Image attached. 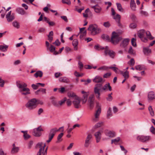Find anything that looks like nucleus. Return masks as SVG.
Wrapping results in <instances>:
<instances>
[{"label": "nucleus", "instance_id": "obj_1", "mask_svg": "<svg viewBox=\"0 0 155 155\" xmlns=\"http://www.w3.org/2000/svg\"><path fill=\"white\" fill-rule=\"evenodd\" d=\"M16 85L19 92L22 95L25 96L30 94V90L27 87V85L26 83L18 81L16 82Z\"/></svg>", "mask_w": 155, "mask_h": 155}, {"label": "nucleus", "instance_id": "obj_2", "mask_svg": "<svg viewBox=\"0 0 155 155\" xmlns=\"http://www.w3.org/2000/svg\"><path fill=\"white\" fill-rule=\"evenodd\" d=\"M45 144L42 142L38 143L37 147L39 149L37 155H47L48 147L45 148Z\"/></svg>", "mask_w": 155, "mask_h": 155}, {"label": "nucleus", "instance_id": "obj_3", "mask_svg": "<svg viewBox=\"0 0 155 155\" xmlns=\"http://www.w3.org/2000/svg\"><path fill=\"white\" fill-rule=\"evenodd\" d=\"M25 106L29 110L34 109L37 107L36 99L33 98L29 100L25 104Z\"/></svg>", "mask_w": 155, "mask_h": 155}, {"label": "nucleus", "instance_id": "obj_4", "mask_svg": "<svg viewBox=\"0 0 155 155\" xmlns=\"http://www.w3.org/2000/svg\"><path fill=\"white\" fill-rule=\"evenodd\" d=\"M122 39V38L115 31H113L112 33V35L110 41L114 44L116 45Z\"/></svg>", "mask_w": 155, "mask_h": 155}, {"label": "nucleus", "instance_id": "obj_5", "mask_svg": "<svg viewBox=\"0 0 155 155\" xmlns=\"http://www.w3.org/2000/svg\"><path fill=\"white\" fill-rule=\"evenodd\" d=\"M108 46H106L105 48H101L97 45V50L104 49V54L106 55H108L110 57L114 58L115 56V52L112 50H109Z\"/></svg>", "mask_w": 155, "mask_h": 155}, {"label": "nucleus", "instance_id": "obj_6", "mask_svg": "<svg viewBox=\"0 0 155 155\" xmlns=\"http://www.w3.org/2000/svg\"><path fill=\"white\" fill-rule=\"evenodd\" d=\"M104 125V122L102 121H99L97 123V128L101 127L100 129L97 131V142L100 140L101 137V134L103 132L104 128L103 127Z\"/></svg>", "mask_w": 155, "mask_h": 155}, {"label": "nucleus", "instance_id": "obj_7", "mask_svg": "<svg viewBox=\"0 0 155 155\" xmlns=\"http://www.w3.org/2000/svg\"><path fill=\"white\" fill-rule=\"evenodd\" d=\"M87 30L91 35H96L97 34V25L96 24H91L89 25Z\"/></svg>", "mask_w": 155, "mask_h": 155}, {"label": "nucleus", "instance_id": "obj_8", "mask_svg": "<svg viewBox=\"0 0 155 155\" xmlns=\"http://www.w3.org/2000/svg\"><path fill=\"white\" fill-rule=\"evenodd\" d=\"M137 140L143 143H146L151 140V137L149 136L139 135L137 136Z\"/></svg>", "mask_w": 155, "mask_h": 155}, {"label": "nucleus", "instance_id": "obj_9", "mask_svg": "<svg viewBox=\"0 0 155 155\" xmlns=\"http://www.w3.org/2000/svg\"><path fill=\"white\" fill-rule=\"evenodd\" d=\"M108 87V84H105L104 87L102 86L101 84H97V99L99 98V96L100 95V92H102L103 91L107 89Z\"/></svg>", "mask_w": 155, "mask_h": 155}, {"label": "nucleus", "instance_id": "obj_10", "mask_svg": "<svg viewBox=\"0 0 155 155\" xmlns=\"http://www.w3.org/2000/svg\"><path fill=\"white\" fill-rule=\"evenodd\" d=\"M145 31L144 30H142L138 32V36L141 39V40L146 42L147 41V39L145 37Z\"/></svg>", "mask_w": 155, "mask_h": 155}, {"label": "nucleus", "instance_id": "obj_11", "mask_svg": "<svg viewBox=\"0 0 155 155\" xmlns=\"http://www.w3.org/2000/svg\"><path fill=\"white\" fill-rule=\"evenodd\" d=\"M43 131V130L41 126H40L34 129L33 134L35 136L39 137L41 135V131Z\"/></svg>", "mask_w": 155, "mask_h": 155}, {"label": "nucleus", "instance_id": "obj_12", "mask_svg": "<svg viewBox=\"0 0 155 155\" xmlns=\"http://www.w3.org/2000/svg\"><path fill=\"white\" fill-rule=\"evenodd\" d=\"M94 94H91L89 98L88 101L89 108L92 110L94 107Z\"/></svg>", "mask_w": 155, "mask_h": 155}, {"label": "nucleus", "instance_id": "obj_13", "mask_svg": "<svg viewBox=\"0 0 155 155\" xmlns=\"http://www.w3.org/2000/svg\"><path fill=\"white\" fill-rule=\"evenodd\" d=\"M80 102L81 99L80 98L78 97H75V99H74L72 103L75 108H78L81 107Z\"/></svg>", "mask_w": 155, "mask_h": 155}, {"label": "nucleus", "instance_id": "obj_14", "mask_svg": "<svg viewBox=\"0 0 155 155\" xmlns=\"http://www.w3.org/2000/svg\"><path fill=\"white\" fill-rule=\"evenodd\" d=\"M6 18L8 22L12 21L15 18L14 13L11 14V11H10L6 15Z\"/></svg>", "mask_w": 155, "mask_h": 155}, {"label": "nucleus", "instance_id": "obj_15", "mask_svg": "<svg viewBox=\"0 0 155 155\" xmlns=\"http://www.w3.org/2000/svg\"><path fill=\"white\" fill-rule=\"evenodd\" d=\"M105 134L107 136L110 138L115 136V133L114 132L108 130L105 131Z\"/></svg>", "mask_w": 155, "mask_h": 155}, {"label": "nucleus", "instance_id": "obj_16", "mask_svg": "<svg viewBox=\"0 0 155 155\" xmlns=\"http://www.w3.org/2000/svg\"><path fill=\"white\" fill-rule=\"evenodd\" d=\"M113 16V18L115 19L117 22L118 25L120 27H122L121 25L120 22V16L119 15L117 14L116 15H115Z\"/></svg>", "mask_w": 155, "mask_h": 155}, {"label": "nucleus", "instance_id": "obj_17", "mask_svg": "<svg viewBox=\"0 0 155 155\" xmlns=\"http://www.w3.org/2000/svg\"><path fill=\"white\" fill-rule=\"evenodd\" d=\"M129 41L130 40L128 38L124 39L120 44L121 47L124 48H125L128 45Z\"/></svg>", "mask_w": 155, "mask_h": 155}, {"label": "nucleus", "instance_id": "obj_18", "mask_svg": "<svg viewBox=\"0 0 155 155\" xmlns=\"http://www.w3.org/2000/svg\"><path fill=\"white\" fill-rule=\"evenodd\" d=\"M63 127H60L58 129L56 127L53 128L51 129L49 134L54 136L57 132L59 131L61 129H63Z\"/></svg>", "mask_w": 155, "mask_h": 155}, {"label": "nucleus", "instance_id": "obj_19", "mask_svg": "<svg viewBox=\"0 0 155 155\" xmlns=\"http://www.w3.org/2000/svg\"><path fill=\"white\" fill-rule=\"evenodd\" d=\"M81 93L83 94V97L82 99V103L83 104H85L87 101V98L88 95V92H86L84 91H82Z\"/></svg>", "mask_w": 155, "mask_h": 155}, {"label": "nucleus", "instance_id": "obj_20", "mask_svg": "<svg viewBox=\"0 0 155 155\" xmlns=\"http://www.w3.org/2000/svg\"><path fill=\"white\" fill-rule=\"evenodd\" d=\"M19 148L15 146V143L13 144L11 153L12 154L17 153L19 150Z\"/></svg>", "mask_w": 155, "mask_h": 155}, {"label": "nucleus", "instance_id": "obj_21", "mask_svg": "<svg viewBox=\"0 0 155 155\" xmlns=\"http://www.w3.org/2000/svg\"><path fill=\"white\" fill-rule=\"evenodd\" d=\"M92 137V135L91 134H88L85 140V143L84 146L86 147H87L90 143V140Z\"/></svg>", "mask_w": 155, "mask_h": 155}, {"label": "nucleus", "instance_id": "obj_22", "mask_svg": "<svg viewBox=\"0 0 155 155\" xmlns=\"http://www.w3.org/2000/svg\"><path fill=\"white\" fill-rule=\"evenodd\" d=\"M51 102L52 104L55 107H58V102L56 100V98L54 97L51 96L50 98Z\"/></svg>", "mask_w": 155, "mask_h": 155}, {"label": "nucleus", "instance_id": "obj_23", "mask_svg": "<svg viewBox=\"0 0 155 155\" xmlns=\"http://www.w3.org/2000/svg\"><path fill=\"white\" fill-rule=\"evenodd\" d=\"M149 47L148 46L147 47L143 48V52L145 55H149L151 53V50L149 48Z\"/></svg>", "mask_w": 155, "mask_h": 155}, {"label": "nucleus", "instance_id": "obj_24", "mask_svg": "<svg viewBox=\"0 0 155 155\" xmlns=\"http://www.w3.org/2000/svg\"><path fill=\"white\" fill-rule=\"evenodd\" d=\"M16 12L18 14L23 15L27 14L26 12L22 8H18L16 9Z\"/></svg>", "mask_w": 155, "mask_h": 155}, {"label": "nucleus", "instance_id": "obj_25", "mask_svg": "<svg viewBox=\"0 0 155 155\" xmlns=\"http://www.w3.org/2000/svg\"><path fill=\"white\" fill-rule=\"evenodd\" d=\"M59 80L60 81L65 83H68L70 82L69 79L66 77H61L59 78Z\"/></svg>", "mask_w": 155, "mask_h": 155}, {"label": "nucleus", "instance_id": "obj_26", "mask_svg": "<svg viewBox=\"0 0 155 155\" xmlns=\"http://www.w3.org/2000/svg\"><path fill=\"white\" fill-rule=\"evenodd\" d=\"M51 52H54V54L56 55L58 54V52L55 51V48L53 45H51L50 47H49L48 49Z\"/></svg>", "mask_w": 155, "mask_h": 155}, {"label": "nucleus", "instance_id": "obj_27", "mask_svg": "<svg viewBox=\"0 0 155 155\" xmlns=\"http://www.w3.org/2000/svg\"><path fill=\"white\" fill-rule=\"evenodd\" d=\"M148 97L149 100H153L155 98L154 93L153 91H151L148 93Z\"/></svg>", "mask_w": 155, "mask_h": 155}, {"label": "nucleus", "instance_id": "obj_28", "mask_svg": "<svg viewBox=\"0 0 155 155\" xmlns=\"http://www.w3.org/2000/svg\"><path fill=\"white\" fill-rule=\"evenodd\" d=\"M122 74L124 77V78L127 79L129 78V72L127 71H125L123 72V71H121L120 73Z\"/></svg>", "mask_w": 155, "mask_h": 155}, {"label": "nucleus", "instance_id": "obj_29", "mask_svg": "<svg viewBox=\"0 0 155 155\" xmlns=\"http://www.w3.org/2000/svg\"><path fill=\"white\" fill-rule=\"evenodd\" d=\"M8 47V45L5 44L3 45H0V50L2 52H5L7 51Z\"/></svg>", "mask_w": 155, "mask_h": 155}, {"label": "nucleus", "instance_id": "obj_30", "mask_svg": "<svg viewBox=\"0 0 155 155\" xmlns=\"http://www.w3.org/2000/svg\"><path fill=\"white\" fill-rule=\"evenodd\" d=\"M130 7L132 10H136V4L134 0H131Z\"/></svg>", "mask_w": 155, "mask_h": 155}, {"label": "nucleus", "instance_id": "obj_31", "mask_svg": "<svg viewBox=\"0 0 155 155\" xmlns=\"http://www.w3.org/2000/svg\"><path fill=\"white\" fill-rule=\"evenodd\" d=\"M40 92H41L43 94H45L46 93V89H45L41 88L36 91L35 92V93L36 95H39Z\"/></svg>", "mask_w": 155, "mask_h": 155}, {"label": "nucleus", "instance_id": "obj_32", "mask_svg": "<svg viewBox=\"0 0 155 155\" xmlns=\"http://www.w3.org/2000/svg\"><path fill=\"white\" fill-rule=\"evenodd\" d=\"M72 45L74 46V49L77 50L78 49V41L77 39L74 40L72 41Z\"/></svg>", "mask_w": 155, "mask_h": 155}, {"label": "nucleus", "instance_id": "obj_33", "mask_svg": "<svg viewBox=\"0 0 155 155\" xmlns=\"http://www.w3.org/2000/svg\"><path fill=\"white\" fill-rule=\"evenodd\" d=\"M128 53L130 54L135 55L136 52L132 48L131 46H130L128 50Z\"/></svg>", "mask_w": 155, "mask_h": 155}, {"label": "nucleus", "instance_id": "obj_34", "mask_svg": "<svg viewBox=\"0 0 155 155\" xmlns=\"http://www.w3.org/2000/svg\"><path fill=\"white\" fill-rule=\"evenodd\" d=\"M109 69H112L116 73H120L121 71L119 69L115 67H109Z\"/></svg>", "mask_w": 155, "mask_h": 155}, {"label": "nucleus", "instance_id": "obj_35", "mask_svg": "<svg viewBox=\"0 0 155 155\" xmlns=\"http://www.w3.org/2000/svg\"><path fill=\"white\" fill-rule=\"evenodd\" d=\"M43 75V73L41 71H37L35 74L34 76L36 78H37L38 77H42Z\"/></svg>", "mask_w": 155, "mask_h": 155}, {"label": "nucleus", "instance_id": "obj_36", "mask_svg": "<svg viewBox=\"0 0 155 155\" xmlns=\"http://www.w3.org/2000/svg\"><path fill=\"white\" fill-rule=\"evenodd\" d=\"M63 135L64 134L63 133H61L58 135L57 137V140L56 141L57 143H59L62 140L61 138L63 137Z\"/></svg>", "mask_w": 155, "mask_h": 155}, {"label": "nucleus", "instance_id": "obj_37", "mask_svg": "<svg viewBox=\"0 0 155 155\" xmlns=\"http://www.w3.org/2000/svg\"><path fill=\"white\" fill-rule=\"evenodd\" d=\"M102 38L105 41H110V38L107 35H103L101 36Z\"/></svg>", "mask_w": 155, "mask_h": 155}, {"label": "nucleus", "instance_id": "obj_38", "mask_svg": "<svg viewBox=\"0 0 155 155\" xmlns=\"http://www.w3.org/2000/svg\"><path fill=\"white\" fill-rule=\"evenodd\" d=\"M145 35H146L147 38L150 40H152L154 38L153 37L151 36L150 33L149 31H147L145 32Z\"/></svg>", "mask_w": 155, "mask_h": 155}, {"label": "nucleus", "instance_id": "obj_39", "mask_svg": "<svg viewBox=\"0 0 155 155\" xmlns=\"http://www.w3.org/2000/svg\"><path fill=\"white\" fill-rule=\"evenodd\" d=\"M12 25L14 27L17 29H18L20 28V26L19 23L16 21H15L13 22Z\"/></svg>", "mask_w": 155, "mask_h": 155}, {"label": "nucleus", "instance_id": "obj_40", "mask_svg": "<svg viewBox=\"0 0 155 155\" xmlns=\"http://www.w3.org/2000/svg\"><path fill=\"white\" fill-rule=\"evenodd\" d=\"M67 101V98L66 97H64L63 99L61 101H58V107L63 105L65 103V101Z\"/></svg>", "mask_w": 155, "mask_h": 155}, {"label": "nucleus", "instance_id": "obj_41", "mask_svg": "<svg viewBox=\"0 0 155 155\" xmlns=\"http://www.w3.org/2000/svg\"><path fill=\"white\" fill-rule=\"evenodd\" d=\"M148 110L150 115L152 117L154 115V112L151 106H150L148 107Z\"/></svg>", "mask_w": 155, "mask_h": 155}, {"label": "nucleus", "instance_id": "obj_42", "mask_svg": "<svg viewBox=\"0 0 155 155\" xmlns=\"http://www.w3.org/2000/svg\"><path fill=\"white\" fill-rule=\"evenodd\" d=\"M80 38L81 39L83 40L84 37L87 34V31L85 30L84 32L82 33H80Z\"/></svg>", "mask_w": 155, "mask_h": 155}, {"label": "nucleus", "instance_id": "obj_43", "mask_svg": "<svg viewBox=\"0 0 155 155\" xmlns=\"http://www.w3.org/2000/svg\"><path fill=\"white\" fill-rule=\"evenodd\" d=\"M92 121L94 122H96L97 121V110H95L94 116L92 117Z\"/></svg>", "mask_w": 155, "mask_h": 155}, {"label": "nucleus", "instance_id": "obj_44", "mask_svg": "<svg viewBox=\"0 0 155 155\" xmlns=\"http://www.w3.org/2000/svg\"><path fill=\"white\" fill-rule=\"evenodd\" d=\"M68 96L69 97H72L74 99H75V97H78L75 94L72 92H71L68 93Z\"/></svg>", "mask_w": 155, "mask_h": 155}, {"label": "nucleus", "instance_id": "obj_45", "mask_svg": "<svg viewBox=\"0 0 155 155\" xmlns=\"http://www.w3.org/2000/svg\"><path fill=\"white\" fill-rule=\"evenodd\" d=\"M105 80H103L102 78L101 77H97V84H101L104 83Z\"/></svg>", "mask_w": 155, "mask_h": 155}, {"label": "nucleus", "instance_id": "obj_46", "mask_svg": "<svg viewBox=\"0 0 155 155\" xmlns=\"http://www.w3.org/2000/svg\"><path fill=\"white\" fill-rule=\"evenodd\" d=\"M109 69V67L104 66L99 68L97 70L101 71L107 70Z\"/></svg>", "mask_w": 155, "mask_h": 155}, {"label": "nucleus", "instance_id": "obj_47", "mask_svg": "<svg viewBox=\"0 0 155 155\" xmlns=\"http://www.w3.org/2000/svg\"><path fill=\"white\" fill-rule=\"evenodd\" d=\"M116 5L118 10L121 12H123L124 9H123L121 4L119 3H117Z\"/></svg>", "mask_w": 155, "mask_h": 155}, {"label": "nucleus", "instance_id": "obj_48", "mask_svg": "<svg viewBox=\"0 0 155 155\" xmlns=\"http://www.w3.org/2000/svg\"><path fill=\"white\" fill-rule=\"evenodd\" d=\"M120 140V138L119 137H117L116 138L111 140V143H114L115 144H116Z\"/></svg>", "mask_w": 155, "mask_h": 155}, {"label": "nucleus", "instance_id": "obj_49", "mask_svg": "<svg viewBox=\"0 0 155 155\" xmlns=\"http://www.w3.org/2000/svg\"><path fill=\"white\" fill-rule=\"evenodd\" d=\"M81 82H84V84L85 85H87L88 84L90 83L91 82V80L89 79H87V81L85 80L82 79L81 80Z\"/></svg>", "mask_w": 155, "mask_h": 155}, {"label": "nucleus", "instance_id": "obj_50", "mask_svg": "<svg viewBox=\"0 0 155 155\" xmlns=\"http://www.w3.org/2000/svg\"><path fill=\"white\" fill-rule=\"evenodd\" d=\"M112 116V114L111 113V108L109 107L107 111V117L108 118H109L110 117Z\"/></svg>", "mask_w": 155, "mask_h": 155}, {"label": "nucleus", "instance_id": "obj_51", "mask_svg": "<svg viewBox=\"0 0 155 155\" xmlns=\"http://www.w3.org/2000/svg\"><path fill=\"white\" fill-rule=\"evenodd\" d=\"M135 68L136 70L141 71L143 70V66L141 65H138L135 67Z\"/></svg>", "mask_w": 155, "mask_h": 155}, {"label": "nucleus", "instance_id": "obj_52", "mask_svg": "<svg viewBox=\"0 0 155 155\" xmlns=\"http://www.w3.org/2000/svg\"><path fill=\"white\" fill-rule=\"evenodd\" d=\"M48 137V139L46 141V142L48 143H50L53 137H54V136L49 134Z\"/></svg>", "mask_w": 155, "mask_h": 155}, {"label": "nucleus", "instance_id": "obj_53", "mask_svg": "<svg viewBox=\"0 0 155 155\" xmlns=\"http://www.w3.org/2000/svg\"><path fill=\"white\" fill-rule=\"evenodd\" d=\"M101 112V106L97 103V117L99 116Z\"/></svg>", "mask_w": 155, "mask_h": 155}, {"label": "nucleus", "instance_id": "obj_54", "mask_svg": "<svg viewBox=\"0 0 155 155\" xmlns=\"http://www.w3.org/2000/svg\"><path fill=\"white\" fill-rule=\"evenodd\" d=\"M136 41V40L134 38H132L131 39V44L133 46L136 47L137 46Z\"/></svg>", "mask_w": 155, "mask_h": 155}, {"label": "nucleus", "instance_id": "obj_55", "mask_svg": "<svg viewBox=\"0 0 155 155\" xmlns=\"http://www.w3.org/2000/svg\"><path fill=\"white\" fill-rule=\"evenodd\" d=\"M62 2L63 3L66 4L68 5H70L71 4L70 0H62Z\"/></svg>", "mask_w": 155, "mask_h": 155}, {"label": "nucleus", "instance_id": "obj_56", "mask_svg": "<svg viewBox=\"0 0 155 155\" xmlns=\"http://www.w3.org/2000/svg\"><path fill=\"white\" fill-rule=\"evenodd\" d=\"M128 63L130 65L133 66L135 64V61L134 59L133 58H131L129 62Z\"/></svg>", "mask_w": 155, "mask_h": 155}, {"label": "nucleus", "instance_id": "obj_57", "mask_svg": "<svg viewBox=\"0 0 155 155\" xmlns=\"http://www.w3.org/2000/svg\"><path fill=\"white\" fill-rule=\"evenodd\" d=\"M140 13L141 15L143 16H147L148 15V13L145 11H141Z\"/></svg>", "mask_w": 155, "mask_h": 155}, {"label": "nucleus", "instance_id": "obj_58", "mask_svg": "<svg viewBox=\"0 0 155 155\" xmlns=\"http://www.w3.org/2000/svg\"><path fill=\"white\" fill-rule=\"evenodd\" d=\"M39 86V85H38V84H37V83L36 84H33L31 85L32 87L34 90L37 89Z\"/></svg>", "mask_w": 155, "mask_h": 155}, {"label": "nucleus", "instance_id": "obj_59", "mask_svg": "<svg viewBox=\"0 0 155 155\" xmlns=\"http://www.w3.org/2000/svg\"><path fill=\"white\" fill-rule=\"evenodd\" d=\"M5 84L4 81L0 78V87H3Z\"/></svg>", "mask_w": 155, "mask_h": 155}, {"label": "nucleus", "instance_id": "obj_60", "mask_svg": "<svg viewBox=\"0 0 155 155\" xmlns=\"http://www.w3.org/2000/svg\"><path fill=\"white\" fill-rule=\"evenodd\" d=\"M23 136L25 140L28 139L30 137V136L27 134V132L24 134Z\"/></svg>", "mask_w": 155, "mask_h": 155}, {"label": "nucleus", "instance_id": "obj_61", "mask_svg": "<svg viewBox=\"0 0 155 155\" xmlns=\"http://www.w3.org/2000/svg\"><path fill=\"white\" fill-rule=\"evenodd\" d=\"M112 94V93H111L110 94H109L108 95V97L107 98V101H111L112 100V97L111 96Z\"/></svg>", "mask_w": 155, "mask_h": 155}, {"label": "nucleus", "instance_id": "obj_62", "mask_svg": "<svg viewBox=\"0 0 155 155\" xmlns=\"http://www.w3.org/2000/svg\"><path fill=\"white\" fill-rule=\"evenodd\" d=\"M136 26V24L134 23H132L130 25V28L132 29L135 28Z\"/></svg>", "mask_w": 155, "mask_h": 155}, {"label": "nucleus", "instance_id": "obj_63", "mask_svg": "<svg viewBox=\"0 0 155 155\" xmlns=\"http://www.w3.org/2000/svg\"><path fill=\"white\" fill-rule=\"evenodd\" d=\"M0 155H6V153L2 148H0Z\"/></svg>", "mask_w": 155, "mask_h": 155}, {"label": "nucleus", "instance_id": "obj_64", "mask_svg": "<svg viewBox=\"0 0 155 155\" xmlns=\"http://www.w3.org/2000/svg\"><path fill=\"white\" fill-rule=\"evenodd\" d=\"M150 131L153 134H155V128L153 126L150 127Z\"/></svg>", "mask_w": 155, "mask_h": 155}]
</instances>
